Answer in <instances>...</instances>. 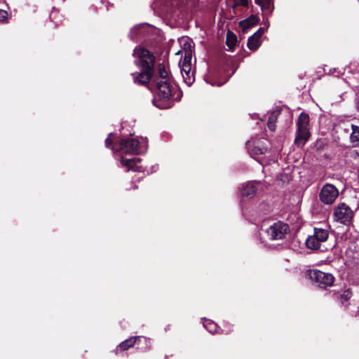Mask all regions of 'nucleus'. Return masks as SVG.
Segmentation results:
<instances>
[{"mask_svg": "<svg viewBox=\"0 0 359 359\" xmlns=\"http://www.w3.org/2000/svg\"><path fill=\"white\" fill-rule=\"evenodd\" d=\"M191 50L186 49L184 58L179 63L184 81L188 86H190L194 81V73L191 72Z\"/></svg>", "mask_w": 359, "mask_h": 359, "instance_id": "obj_4", "label": "nucleus"}, {"mask_svg": "<svg viewBox=\"0 0 359 359\" xmlns=\"http://www.w3.org/2000/svg\"><path fill=\"white\" fill-rule=\"evenodd\" d=\"M329 236L328 231L321 228H315L314 233L308 237L306 245L308 248L317 250L320 247L321 243L325 242Z\"/></svg>", "mask_w": 359, "mask_h": 359, "instance_id": "obj_5", "label": "nucleus"}, {"mask_svg": "<svg viewBox=\"0 0 359 359\" xmlns=\"http://www.w3.org/2000/svg\"><path fill=\"white\" fill-rule=\"evenodd\" d=\"M226 43L227 45L231 48L236 43V39L233 32L229 31L226 34Z\"/></svg>", "mask_w": 359, "mask_h": 359, "instance_id": "obj_20", "label": "nucleus"}, {"mask_svg": "<svg viewBox=\"0 0 359 359\" xmlns=\"http://www.w3.org/2000/svg\"><path fill=\"white\" fill-rule=\"evenodd\" d=\"M142 338V337L138 336L126 339L124 341L121 342L118 345V348H121L123 351H126L129 348L133 346L135 344H137L138 341H140Z\"/></svg>", "mask_w": 359, "mask_h": 359, "instance_id": "obj_16", "label": "nucleus"}, {"mask_svg": "<svg viewBox=\"0 0 359 359\" xmlns=\"http://www.w3.org/2000/svg\"><path fill=\"white\" fill-rule=\"evenodd\" d=\"M350 127L352 130L350 134V142L353 147H359V126L351 124Z\"/></svg>", "mask_w": 359, "mask_h": 359, "instance_id": "obj_14", "label": "nucleus"}, {"mask_svg": "<svg viewBox=\"0 0 359 359\" xmlns=\"http://www.w3.org/2000/svg\"><path fill=\"white\" fill-rule=\"evenodd\" d=\"M334 216L337 222L347 224L351 221L353 212L347 205L341 203L335 208Z\"/></svg>", "mask_w": 359, "mask_h": 359, "instance_id": "obj_8", "label": "nucleus"}, {"mask_svg": "<svg viewBox=\"0 0 359 359\" xmlns=\"http://www.w3.org/2000/svg\"><path fill=\"white\" fill-rule=\"evenodd\" d=\"M288 231V225L287 224L278 222L271 225L266 231V233L270 239L281 240L285 238Z\"/></svg>", "mask_w": 359, "mask_h": 359, "instance_id": "obj_9", "label": "nucleus"}, {"mask_svg": "<svg viewBox=\"0 0 359 359\" xmlns=\"http://www.w3.org/2000/svg\"><path fill=\"white\" fill-rule=\"evenodd\" d=\"M236 6H248V0H233Z\"/></svg>", "mask_w": 359, "mask_h": 359, "instance_id": "obj_22", "label": "nucleus"}, {"mask_svg": "<svg viewBox=\"0 0 359 359\" xmlns=\"http://www.w3.org/2000/svg\"><path fill=\"white\" fill-rule=\"evenodd\" d=\"M356 104H357V108H358V109L359 111V97L357 100Z\"/></svg>", "mask_w": 359, "mask_h": 359, "instance_id": "obj_25", "label": "nucleus"}, {"mask_svg": "<svg viewBox=\"0 0 359 359\" xmlns=\"http://www.w3.org/2000/svg\"><path fill=\"white\" fill-rule=\"evenodd\" d=\"M255 3L261 7L264 14L271 13L274 8L273 0H255Z\"/></svg>", "mask_w": 359, "mask_h": 359, "instance_id": "obj_13", "label": "nucleus"}, {"mask_svg": "<svg viewBox=\"0 0 359 359\" xmlns=\"http://www.w3.org/2000/svg\"><path fill=\"white\" fill-rule=\"evenodd\" d=\"M7 12L0 9V22L4 21L5 19L7 18Z\"/></svg>", "mask_w": 359, "mask_h": 359, "instance_id": "obj_23", "label": "nucleus"}, {"mask_svg": "<svg viewBox=\"0 0 359 359\" xmlns=\"http://www.w3.org/2000/svg\"><path fill=\"white\" fill-rule=\"evenodd\" d=\"M111 144V140L109 137L107 138L106 140H105V144L107 147H109V145Z\"/></svg>", "mask_w": 359, "mask_h": 359, "instance_id": "obj_24", "label": "nucleus"}, {"mask_svg": "<svg viewBox=\"0 0 359 359\" xmlns=\"http://www.w3.org/2000/svg\"><path fill=\"white\" fill-rule=\"evenodd\" d=\"M133 55L138 57L137 65L141 72L131 74L133 82L140 86H147L151 81L149 88L154 91V104L159 109H168L174 104L172 99V78L163 65L158 66L157 72L154 75L155 57L148 50L136 48Z\"/></svg>", "mask_w": 359, "mask_h": 359, "instance_id": "obj_1", "label": "nucleus"}, {"mask_svg": "<svg viewBox=\"0 0 359 359\" xmlns=\"http://www.w3.org/2000/svg\"><path fill=\"white\" fill-rule=\"evenodd\" d=\"M280 114L279 111H273L271 112L268 118V127L271 131H274L276 129V122L278 116Z\"/></svg>", "mask_w": 359, "mask_h": 359, "instance_id": "obj_18", "label": "nucleus"}, {"mask_svg": "<svg viewBox=\"0 0 359 359\" xmlns=\"http://www.w3.org/2000/svg\"><path fill=\"white\" fill-rule=\"evenodd\" d=\"M351 297V292L349 290H346L340 296V299L341 304H344L347 302Z\"/></svg>", "mask_w": 359, "mask_h": 359, "instance_id": "obj_21", "label": "nucleus"}, {"mask_svg": "<svg viewBox=\"0 0 359 359\" xmlns=\"http://www.w3.org/2000/svg\"><path fill=\"white\" fill-rule=\"evenodd\" d=\"M258 21V18L256 15H252L248 19L241 21L240 26L244 31H246L252 26L257 25Z\"/></svg>", "mask_w": 359, "mask_h": 359, "instance_id": "obj_15", "label": "nucleus"}, {"mask_svg": "<svg viewBox=\"0 0 359 359\" xmlns=\"http://www.w3.org/2000/svg\"><path fill=\"white\" fill-rule=\"evenodd\" d=\"M266 148L265 147L259 146V144H257V145H254L253 147L250 149V154L257 161L262 163L261 160L256 158V156L263 154L266 152Z\"/></svg>", "mask_w": 359, "mask_h": 359, "instance_id": "obj_17", "label": "nucleus"}, {"mask_svg": "<svg viewBox=\"0 0 359 359\" xmlns=\"http://www.w3.org/2000/svg\"><path fill=\"white\" fill-rule=\"evenodd\" d=\"M147 148V144L144 138H141V142L137 139L128 138L120 140L116 151L126 154H138L144 152Z\"/></svg>", "mask_w": 359, "mask_h": 359, "instance_id": "obj_2", "label": "nucleus"}, {"mask_svg": "<svg viewBox=\"0 0 359 359\" xmlns=\"http://www.w3.org/2000/svg\"><path fill=\"white\" fill-rule=\"evenodd\" d=\"M309 116L308 114L302 113L297 122V130L294 142L297 145L302 147L309 140L310 133L309 131Z\"/></svg>", "mask_w": 359, "mask_h": 359, "instance_id": "obj_3", "label": "nucleus"}, {"mask_svg": "<svg viewBox=\"0 0 359 359\" xmlns=\"http://www.w3.org/2000/svg\"><path fill=\"white\" fill-rule=\"evenodd\" d=\"M309 275L311 280L320 287L331 286L334 280V278L331 273H324L319 270H311Z\"/></svg>", "mask_w": 359, "mask_h": 359, "instance_id": "obj_6", "label": "nucleus"}, {"mask_svg": "<svg viewBox=\"0 0 359 359\" xmlns=\"http://www.w3.org/2000/svg\"><path fill=\"white\" fill-rule=\"evenodd\" d=\"M258 184H259V183L254 181L243 184L241 187H239V191L241 196L248 198L252 197L257 190V186Z\"/></svg>", "mask_w": 359, "mask_h": 359, "instance_id": "obj_10", "label": "nucleus"}, {"mask_svg": "<svg viewBox=\"0 0 359 359\" xmlns=\"http://www.w3.org/2000/svg\"><path fill=\"white\" fill-rule=\"evenodd\" d=\"M264 31L265 29L264 27H260L253 35H252L248 39V46L250 50H255L259 47L261 44L260 38L264 34Z\"/></svg>", "mask_w": 359, "mask_h": 359, "instance_id": "obj_12", "label": "nucleus"}, {"mask_svg": "<svg viewBox=\"0 0 359 359\" xmlns=\"http://www.w3.org/2000/svg\"><path fill=\"white\" fill-rule=\"evenodd\" d=\"M140 161L141 159L140 158H124L121 157V165L127 168L126 171L130 170L137 172L143 171L142 166L137 165Z\"/></svg>", "mask_w": 359, "mask_h": 359, "instance_id": "obj_11", "label": "nucleus"}, {"mask_svg": "<svg viewBox=\"0 0 359 359\" xmlns=\"http://www.w3.org/2000/svg\"><path fill=\"white\" fill-rule=\"evenodd\" d=\"M339 196L338 189L331 184H325L321 189L319 198L326 205L332 204Z\"/></svg>", "mask_w": 359, "mask_h": 359, "instance_id": "obj_7", "label": "nucleus"}, {"mask_svg": "<svg viewBox=\"0 0 359 359\" xmlns=\"http://www.w3.org/2000/svg\"><path fill=\"white\" fill-rule=\"evenodd\" d=\"M203 326L209 332L212 334H214L217 332V325L212 320H205L203 323Z\"/></svg>", "mask_w": 359, "mask_h": 359, "instance_id": "obj_19", "label": "nucleus"}]
</instances>
